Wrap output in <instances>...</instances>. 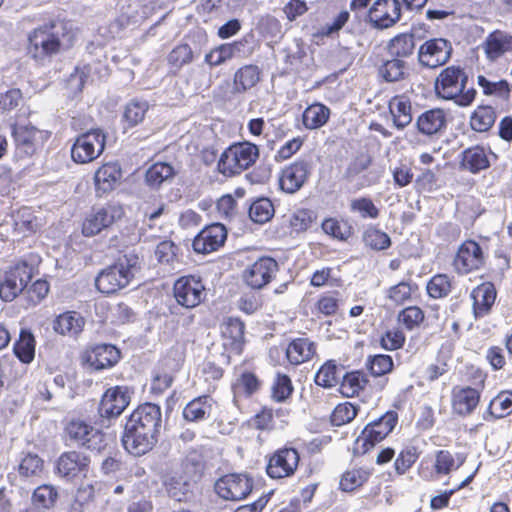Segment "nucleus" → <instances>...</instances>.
<instances>
[{
  "label": "nucleus",
  "instance_id": "nucleus-22",
  "mask_svg": "<svg viewBox=\"0 0 512 512\" xmlns=\"http://www.w3.org/2000/svg\"><path fill=\"white\" fill-rule=\"evenodd\" d=\"M227 239V229L221 223L205 226L193 239L192 247L198 254H209L222 247Z\"/></svg>",
  "mask_w": 512,
  "mask_h": 512
},
{
  "label": "nucleus",
  "instance_id": "nucleus-46",
  "mask_svg": "<svg viewBox=\"0 0 512 512\" xmlns=\"http://www.w3.org/2000/svg\"><path fill=\"white\" fill-rule=\"evenodd\" d=\"M377 72L380 78L389 83L404 81L409 76L407 62L393 57L382 61Z\"/></svg>",
  "mask_w": 512,
  "mask_h": 512
},
{
  "label": "nucleus",
  "instance_id": "nucleus-47",
  "mask_svg": "<svg viewBox=\"0 0 512 512\" xmlns=\"http://www.w3.org/2000/svg\"><path fill=\"white\" fill-rule=\"evenodd\" d=\"M294 385L291 377L283 372H277L270 385L269 393L272 402L277 404L287 403L294 394Z\"/></svg>",
  "mask_w": 512,
  "mask_h": 512
},
{
  "label": "nucleus",
  "instance_id": "nucleus-21",
  "mask_svg": "<svg viewBox=\"0 0 512 512\" xmlns=\"http://www.w3.org/2000/svg\"><path fill=\"white\" fill-rule=\"evenodd\" d=\"M91 459L88 455L76 451L63 452L57 459L56 473L67 480H73L80 476L85 477L89 471Z\"/></svg>",
  "mask_w": 512,
  "mask_h": 512
},
{
  "label": "nucleus",
  "instance_id": "nucleus-12",
  "mask_svg": "<svg viewBox=\"0 0 512 512\" xmlns=\"http://www.w3.org/2000/svg\"><path fill=\"white\" fill-rule=\"evenodd\" d=\"M299 464V451L286 444L266 456L265 472L272 480H284L296 474Z\"/></svg>",
  "mask_w": 512,
  "mask_h": 512
},
{
  "label": "nucleus",
  "instance_id": "nucleus-55",
  "mask_svg": "<svg viewBox=\"0 0 512 512\" xmlns=\"http://www.w3.org/2000/svg\"><path fill=\"white\" fill-rule=\"evenodd\" d=\"M360 406L356 403L344 401L337 404L332 410L329 421L334 427H341L351 423L358 415Z\"/></svg>",
  "mask_w": 512,
  "mask_h": 512
},
{
  "label": "nucleus",
  "instance_id": "nucleus-26",
  "mask_svg": "<svg viewBox=\"0 0 512 512\" xmlns=\"http://www.w3.org/2000/svg\"><path fill=\"white\" fill-rule=\"evenodd\" d=\"M481 391L471 386H455L451 390L452 412L460 417L471 415L478 407Z\"/></svg>",
  "mask_w": 512,
  "mask_h": 512
},
{
  "label": "nucleus",
  "instance_id": "nucleus-6",
  "mask_svg": "<svg viewBox=\"0 0 512 512\" xmlns=\"http://www.w3.org/2000/svg\"><path fill=\"white\" fill-rule=\"evenodd\" d=\"M62 425V440L68 446L97 452L107 446L106 434L96 428L89 419L73 416L64 419Z\"/></svg>",
  "mask_w": 512,
  "mask_h": 512
},
{
  "label": "nucleus",
  "instance_id": "nucleus-31",
  "mask_svg": "<svg viewBox=\"0 0 512 512\" xmlns=\"http://www.w3.org/2000/svg\"><path fill=\"white\" fill-rule=\"evenodd\" d=\"M122 168L116 161H109L99 166L93 177L97 194H106L113 191L122 178Z\"/></svg>",
  "mask_w": 512,
  "mask_h": 512
},
{
  "label": "nucleus",
  "instance_id": "nucleus-51",
  "mask_svg": "<svg viewBox=\"0 0 512 512\" xmlns=\"http://www.w3.org/2000/svg\"><path fill=\"white\" fill-rule=\"evenodd\" d=\"M340 308V293L338 291H327L321 293L315 301L312 313L318 318L330 317L338 313Z\"/></svg>",
  "mask_w": 512,
  "mask_h": 512
},
{
  "label": "nucleus",
  "instance_id": "nucleus-59",
  "mask_svg": "<svg viewBox=\"0 0 512 512\" xmlns=\"http://www.w3.org/2000/svg\"><path fill=\"white\" fill-rule=\"evenodd\" d=\"M456 461L454 455L449 450L441 449L435 452V460L433 464L434 472L439 476L450 474L453 470L458 469L464 462V458Z\"/></svg>",
  "mask_w": 512,
  "mask_h": 512
},
{
  "label": "nucleus",
  "instance_id": "nucleus-64",
  "mask_svg": "<svg viewBox=\"0 0 512 512\" xmlns=\"http://www.w3.org/2000/svg\"><path fill=\"white\" fill-rule=\"evenodd\" d=\"M194 59L193 51L189 44L181 43L176 45L167 56V63L170 68L179 71L182 67L190 64Z\"/></svg>",
  "mask_w": 512,
  "mask_h": 512
},
{
  "label": "nucleus",
  "instance_id": "nucleus-23",
  "mask_svg": "<svg viewBox=\"0 0 512 512\" xmlns=\"http://www.w3.org/2000/svg\"><path fill=\"white\" fill-rule=\"evenodd\" d=\"M490 156L496 158L489 146L476 144L464 149L459 155V167L471 174H479L491 167Z\"/></svg>",
  "mask_w": 512,
  "mask_h": 512
},
{
  "label": "nucleus",
  "instance_id": "nucleus-13",
  "mask_svg": "<svg viewBox=\"0 0 512 512\" xmlns=\"http://www.w3.org/2000/svg\"><path fill=\"white\" fill-rule=\"evenodd\" d=\"M486 258L484 249L477 241L466 239L458 246L452 267L457 275L466 276L482 270L486 265Z\"/></svg>",
  "mask_w": 512,
  "mask_h": 512
},
{
  "label": "nucleus",
  "instance_id": "nucleus-5",
  "mask_svg": "<svg viewBox=\"0 0 512 512\" xmlns=\"http://www.w3.org/2000/svg\"><path fill=\"white\" fill-rule=\"evenodd\" d=\"M468 75L460 66L444 68L435 79L434 89L437 97L452 100L457 105L467 107L476 99L474 88L466 89Z\"/></svg>",
  "mask_w": 512,
  "mask_h": 512
},
{
  "label": "nucleus",
  "instance_id": "nucleus-43",
  "mask_svg": "<svg viewBox=\"0 0 512 512\" xmlns=\"http://www.w3.org/2000/svg\"><path fill=\"white\" fill-rule=\"evenodd\" d=\"M317 212L311 208H298L288 217L290 234L299 235L309 231L317 222Z\"/></svg>",
  "mask_w": 512,
  "mask_h": 512
},
{
  "label": "nucleus",
  "instance_id": "nucleus-14",
  "mask_svg": "<svg viewBox=\"0 0 512 512\" xmlns=\"http://www.w3.org/2000/svg\"><path fill=\"white\" fill-rule=\"evenodd\" d=\"M254 481L248 474L228 473L218 478L214 491L225 501L237 502L247 498L253 491Z\"/></svg>",
  "mask_w": 512,
  "mask_h": 512
},
{
  "label": "nucleus",
  "instance_id": "nucleus-61",
  "mask_svg": "<svg viewBox=\"0 0 512 512\" xmlns=\"http://www.w3.org/2000/svg\"><path fill=\"white\" fill-rule=\"evenodd\" d=\"M44 469L43 459L36 453L27 452L23 454L18 464V474L23 478L39 476Z\"/></svg>",
  "mask_w": 512,
  "mask_h": 512
},
{
  "label": "nucleus",
  "instance_id": "nucleus-48",
  "mask_svg": "<svg viewBox=\"0 0 512 512\" xmlns=\"http://www.w3.org/2000/svg\"><path fill=\"white\" fill-rule=\"evenodd\" d=\"M149 110L146 100L132 99L123 108L121 123L124 130L132 129L141 124Z\"/></svg>",
  "mask_w": 512,
  "mask_h": 512
},
{
  "label": "nucleus",
  "instance_id": "nucleus-3",
  "mask_svg": "<svg viewBox=\"0 0 512 512\" xmlns=\"http://www.w3.org/2000/svg\"><path fill=\"white\" fill-rule=\"evenodd\" d=\"M399 413L389 409L380 416L369 421L355 438L352 445L354 456H365L377 445L389 438L399 426Z\"/></svg>",
  "mask_w": 512,
  "mask_h": 512
},
{
  "label": "nucleus",
  "instance_id": "nucleus-58",
  "mask_svg": "<svg viewBox=\"0 0 512 512\" xmlns=\"http://www.w3.org/2000/svg\"><path fill=\"white\" fill-rule=\"evenodd\" d=\"M314 382L317 386L324 389L335 387L339 383L336 361L332 359L325 361L317 370Z\"/></svg>",
  "mask_w": 512,
  "mask_h": 512
},
{
  "label": "nucleus",
  "instance_id": "nucleus-2",
  "mask_svg": "<svg viewBox=\"0 0 512 512\" xmlns=\"http://www.w3.org/2000/svg\"><path fill=\"white\" fill-rule=\"evenodd\" d=\"M161 422L159 405L150 402L138 405L126 419L121 435L123 448L136 457L152 451L158 443Z\"/></svg>",
  "mask_w": 512,
  "mask_h": 512
},
{
  "label": "nucleus",
  "instance_id": "nucleus-53",
  "mask_svg": "<svg viewBox=\"0 0 512 512\" xmlns=\"http://www.w3.org/2000/svg\"><path fill=\"white\" fill-rule=\"evenodd\" d=\"M425 320V312L417 305H410L399 310L396 316L397 324L406 331L418 329Z\"/></svg>",
  "mask_w": 512,
  "mask_h": 512
},
{
  "label": "nucleus",
  "instance_id": "nucleus-56",
  "mask_svg": "<svg viewBox=\"0 0 512 512\" xmlns=\"http://www.w3.org/2000/svg\"><path fill=\"white\" fill-rule=\"evenodd\" d=\"M417 289V285L411 281H400L386 290L385 297L395 306H401L412 299Z\"/></svg>",
  "mask_w": 512,
  "mask_h": 512
},
{
  "label": "nucleus",
  "instance_id": "nucleus-15",
  "mask_svg": "<svg viewBox=\"0 0 512 512\" xmlns=\"http://www.w3.org/2000/svg\"><path fill=\"white\" fill-rule=\"evenodd\" d=\"M402 18V4L399 0H376L367 12V21L377 30L395 26Z\"/></svg>",
  "mask_w": 512,
  "mask_h": 512
},
{
  "label": "nucleus",
  "instance_id": "nucleus-50",
  "mask_svg": "<svg viewBox=\"0 0 512 512\" xmlns=\"http://www.w3.org/2000/svg\"><path fill=\"white\" fill-rule=\"evenodd\" d=\"M455 288L454 277L447 273H436L426 283V293L431 299L447 298Z\"/></svg>",
  "mask_w": 512,
  "mask_h": 512
},
{
  "label": "nucleus",
  "instance_id": "nucleus-34",
  "mask_svg": "<svg viewBox=\"0 0 512 512\" xmlns=\"http://www.w3.org/2000/svg\"><path fill=\"white\" fill-rule=\"evenodd\" d=\"M216 406L217 401L211 395H200L185 405L182 415L187 422H203L211 417Z\"/></svg>",
  "mask_w": 512,
  "mask_h": 512
},
{
  "label": "nucleus",
  "instance_id": "nucleus-8",
  "mask_svg": "<svg viewBox=\"0 0 512 512\" xmlns=\"http://www.w3.org/2000/svg\"><path fill=\"white\" fill-rule=\"evenodd\" d=\"M121 205L107 202L104 205L93 206L84 217L81 224V233L85 237H94L111 228L124 217Z\"/></svg>",
  "mask_w": 512,
  "mask_h": 512
},
{
  "label": "nucleus",
  "instance_id": "nucleus-1",
  "mask_svg": "<svg viewBox=\"0 0 512 512\" xmlns=\"http://www.w3.org/2000/svg\"><path fill=\"white\" fill-rule=\"evenodd\" d=\"M76 39L77 28L73 22L57 15L29 31L26 51L35 62L43 63L73 48Z\"/></svg>",
  "mask_w": 512,
  "mask_h": 512
},
{
  "label": "nucleus",
  "instance_id": "nucleus-54",
  "mask_svg": "<svg viewBox=\"0 0 512 512\" xmlns=\"http://www.w3.org/2000/svg\"><path fill=\"white\" fill-rule=\"evenodd\" d=\"M321 229L324 234L338 241H347L353 235V227L348 221L336 217L324 218Z\"/></svg>",
  "mask_w": 512,
  "mask_h": 512
},
{
  "label": "nucleus",
  "instance_id": "nucleus-37",
  "mask_svg": "<svg viewBox=\"0 0 512 512\" xmlns=\"http://www.w3.org/2000/svg\"><path fill=\"white\" fill-rule=\"evenodd\" d=\"M388 109L396 128L404 129L412 122V104L406 94L393 96L388 101Z\"/></svg>",
  "mask_w": 512,
  "mask_h": 512
},
{
  "label": "nucleus",
  "instance_id": "nucleus-16",
  "mask_svg": "<svg viewBox=\"0 0 512 512\" xmlns=\"http://www.w3.org/2000/svg\"><path fill=\"white\" fill-rule=\"evenodd\" d=\"M278 270L279 265L274 258L261 256L243 270L242 279L250 288L260 290L275 278Z\"/></svg>",
  "mask_w": 512,
  "mask_h": 512
},
{
  "label": "nucleus",
  "instance_id": "nucleus-25",
  "mask_svg": "<svg viewBox=\"0 0 512 512\" xmlns=\"http://www.w3.org/2000/svg\"><path fill=\"white\" fill-rule=\"evenodd\" d=\"M263 386V381L254 369H240L231 383L233 402L237 404L257 394Z\"/></svg>",
  "mask_w": 512,
  "mask_h": 512
},
{
  "label": "nucleus",
  "instance_id": "nucleus-11",
  "mask_svg": "<svg viewBox=\"0 0 512 512\" xmlns=\"http://www.w3.org/2000/svg\"><path fill=\"white\" fill-rule=\"evenodd\" d=\"M107 135L100 128L90 129L76 137L71 149V159L76 164H88L105 150Z\"/></svg>",
  "mask_w": 512,
  "mask_h": 512
},
{
  "label": "nucleus",
  "instance_id": "nucleus-19",
  "mask_svg": "<svg viewBox=\"0 0 512 512\" xmlns=\"http://www.w3.org/2000/svg\"><path fill=\"white\" fill-rule=\"evenodd\" d=\"M81 359L95 371L114 367L121 359V351L113 344L100 343L88 346Z\"/></svg>",
  "mask_w": 512,
  "mask_h": 512
},
{
  "label": "nucleus",
  "instance_id": "nucleus-45",
  "mask_svg": "<svg viewBox=\"0 0 512 512\" xmlns=\"http://www.w3.org/2000/svg\"><path fill=\"white\" fill-rule=\"evenodd\" d=\"M36 339L28 328H22L13 344V353L23 364H30L35 358Z\"/></svg>",
  "mask_w": 512,
  "mask_h": 512
},
{
  "label": "nucleus",
  "instance_id": "nucleus-32",
  "mask_svg": "<svg viewBox=\"0 0 512 512\" xmlns=\"http://www.w3.org/2000/svg\"><path fill=\"white\" fill-rule=\"evenodd\" d=\"M108 487L101 481L87 484L77 490L76 498L71 504L70 512H90L91 504L102 501Z\"/></svg>",
  "mask_w": 512,
  "mask_h": 512
},
{
  "label": "nucleus",
  "instance_id": "nucleus-52",
  "mask_svg": "<svg viewBox=\"0 0 512 512\" xmlns=\"http://www.w3.org/2000/svg\"><path fill=\"white\" fill-rule=\"evenodd\" d=\"M330 118V109L322 103H313L302 113V123L306 129L314 130L324 126Z\"/></svg>",
  "mask_w": 512,
  "mask_h": 512
},
{
  "label": "nucleus",
  "instance_id": "nucleus-36",
  "mask_svg": "<svg viewBox=\"0 0 512 512\" xmlns=\"http://www.w3.org/2000/svg\"><path fill=\"white\" fill-rule=\"evenodd\" d=\"M483 49L488 60L496 61L506 53H512V35L502 30H494L486 37Z\"/></svg>",
  "mask_w": 512,
  "mask_h": 512
},
{
  "label": "nucleus",
  "instance_id": "nucleus-38",
  "mask_svg": "<svg viewBox=\"0 0 512 512\" xmlns=\"http://www.w3.org/2000/svg\"><path fill=\"white\" fill-rule=\"evenodd\" d=\"M85 319L76 311H66L53 321V329L62 336L77 337L84 329Z\"/></svg>",
  "mask_w": 512,
  "mask_h": 512
},
{
  "label": "nucleus",
  "instance_id": "nucleus-29",
  "mask_svg": "<svg viewBox=\"0 0 512 512\" xmlns=\"http://www.w3.org/2000/svg\"><path fill=\"white\" fill-rule=\"evenodd\" d=\"M447 113L442 108H431L422 112L416 119L417 131L424 136L443 134L447 128Z\"/></svg>",
  "mask_w": 512,
  "mask_h": 512
},
{
  "label": "nucleus",
  "instance_id": "nucleus-42",
  "mask_svg": "<svg viewBox=\"0 0 512 512\" xmlns=\"http://www.w3.org/2000/svg\"><path fill=\"white\" fill-rule=\"evenodd\" d=\"M14 232L22 238L35 234L40 228V222L35 213L28 207H21L13 214Z\"/></svg>",
  "mask_w": 512,
  "mask_h": 512
},
{
  "label": "nucleus",
  "instance_id": "nucleus-28",
  "mask_svg": "<svg viewBox=\"0 0 512 512\" xmlns=\"http://www.w3.org/2000/svg\"><path fill=\"white\" fill-rule=\"evenodd\" d=\"M472 313L475 319H481L489 315L495 304L497 291L492 282H483L472 289Z\"/></svg>",
  "mask_w": 512,
  "mask_h": 512
},
{
  "label": "nucleus",
  "instance_id": "nucleus-9",
  "mask_svg": "<svg viewBox=\"0 0 512 512\" xmlns=\"http://www.w3.org/2000/svg\"><path fill=\"white\" fill-rule=\"evenodd\" d=\"M10 128L16 151L25 157H31L42 150L52 136L51 131L39 129L32 123H13Z\"/></svg>",
  "mask_w": 512,
  "mask_h": 512
},
{
  "label": "nucleus",
  "instance_id": "nucleus-35",
  "mask_svg": "<svg viewBox=\"0 0 512 512\" xmlns=\"http://www.w3.org/2000/svg\"><path fill=\"white\" fill-rule=\"evenodd\" d=\"M262 71L256 64H245L239 67L233 75L231 93L242 95L255 88L261 81Z\"/></svg>",
  "mask_w": 512,
  "mask_h": 512
},
{
  "label": "nucleus",
  "instance_id": "nucleus-18",
  "mask_svg": "<svg viewBox=\"0 0 512 512\" xmlns=\"http://www.w3.org/2000/svg\"><path fill=\"white\" fill-rule=\"evenodd\" d=\"M452 54L451 43L444 38H432L422 43L418 50V62L422 67L435 69L445 65Z\"/></svg>",
  "mask_w": 512,
  "mask_h": 512
},
{
  "label": "nucleus",
  "instance_id": "nucleus-30",
  "mask_svg": "<svg viewBox=\"0 0 512 512\" xmlns=\"http://www.w3.org/2000/svg\"><path fill=\"white\" fill-rule=\"evenodd\" d=\"M374 474V468L354 465L346 469L339 479L338 489L344 493H354L364 488Z\"/></svg>",
  "mask_w": 512,
  "mask_h": 512
},
{
  "label": "nucleus",
  "instance_id": "nucleus-62",
  "mask_svg": "<svg viewBox=\"0 0 512 512\" xmlns=\"http://www.w3.org/2000/svg\"><path fill=\"white\" fill-rule=\"evenodd\" d=\"M238 44V42L234 41L214 47L205 55V62L211 67L221 65L234 57L235 52L238 50Z\"/></svg>",
  "mask_w": 512,
  "mask_h": 512
},
{
  "label": "nucleus",
  "instance_id": "nucleus-4",
  "mask_svg": "<svg viewBox=\"0 0 512 512\" xmlns=\"http://www.w3.org/2000/svg\"><path fill=\"white\" fill-rule=\"evenodd\" d=\"M139 268V256L134 252L124 253L99 272L95 278V286L103 294H115L131 283Z\"/></svg>",
  "mask_w": 512,
  "mask_h": 512
},
{
  "label": "nucleus",
  "instance_id": "nucleus-7",
  "mask_svg": "<svg viewBox=\"0 0 512 512\" xmlns=\"http://www.w3.org/2000/svg\"><path fill=\"white\" fill-rule=\"evenodd\" d=\"M259 156L256 144L249 141L234 142L220 154L216 170L225 178H233L254 166Z\"/></svg>",
  "mask_w": 512,
  "mask_h": 512
},
{
  "label": "nucleus",
  "instance_id": "nucleus-27",
  "mask_svg": "<svg viewBox=\"0 0 512 512\" xmlns=\"http://www.w3.org/2000/svg\"><path fill=\"white\" fill-rule=\"evenodd\" d=\"M245 323L238 317H229L221 328L223 347L233 355H241L245 345Z\"/></svg>",
  "mask_w": 512,
  "mask_h": 512
},
{
  "label": "nucleus",
  "instance_id": "nucleus-24",
  "mask_svg": "<svg viewBox=\"0 0 512 512\" xmlns=\"http://www.w3.org/2000/svg\"><path fill=\"white\" fill-rule=\"evenodd\" d=\"M317 343L309 337H295L289 340L285 348V363L298 367L317 356Z\"/></svg>",
  "mask_w": 512,
  "mask_h": 512
},
{
  "label": "nucleus",
  "instance_id": "nucleus-63",
  "mask_svg": "<svg viewBox=\"0 0 512 512\" xmlns=\"http://www.w3.org/2000/svg\"><path fill=\"white\" fill-rule=\"evenodd\" d=\"M419 458L418 450L415 446L408 445L403 447L394 460V471L397 475L402 476L409 472Z\"/></svg>",
  "mask_w": 512,
  "mask_h": 512
},
{
  "label": "nucleus",
  "instance_id": "nucleus-33",
  "mask_svg": "<svg viewBox=\"0 0 512 512\" xmlns=\"http://www.w3.org/2000/svg\"><path fill=\"white\" fill-rule=\"evenodd\" d=\"M162 485L167 495L179 502L187 500L191 493V479L184 469L166 474L162 479Z\"/></svg>",
  "mask_w": 512,
  "mask_h": 512
},
{
  "label": "nucleus",
  "instance_id": "nucleus-40",
  "mask_svg": "<svg viewBox=\"0 0 512 512\" xmlns=\"http://www.w3.org/2000/svg\"><path fill=\"white\" fill-rule=\"evenodd\" d=\"M512 414V391L503 390L494 396L485 412L483 419L487 422L505 418Z\"/></svg>",
  "mask_w": 512,
  "mask_h": 512
},
{
  "label": "nucleus",
  "instance_id": "nucleus-17",
  "mask_svg": "<svg viewBox=\"0 0 512 512\" xmlns=\"http://www.w3.org/2000/svg\"><path fill=\"white\" fill-rule=\"evenodd\" d=\"M310 175V163L304 159H297L280 170L278 175L279 188L286 194H294L304 186Z\"/></svg>",
  "mask_w": 512,
  "mask_h": 512
},
{
  "label": "nucleus",
  "instance_id": "nucleus-60",
  "mask_svg": "<svg viewBox=\"0 0 512 512\" xmlns=\"http://www.w3.org/2000/svg\"><path fill=\"white\" fill-rule=\"evenodd\" d=\"M365 367L371 376L382 377L393 371L394 361L387 354L370 355L366 360Z\"/></svg>",
  "mask_w": 512,
  "mask_h": 512
},
{
  "label": "nucleus",
  "instance_id": "nucleus-20",
  "mask_svg": "<svg viewBox=\"0 0 512 512\" xmlns=\"http://www.w3.org/2000/svg\"><path fill=\"white\" fill-rule=\"evenodd\" d=\"M130 400L129 387L122 385L110 387L105 390L100 399L98 413L103 418H117L128 407Z\"/></svg>",
  "mask_w": 512,
  "mask_h": 512
},
{
  "label": "nucleus",
  "instance_id": "nucleus-41",
  "mask_svg": "<svg viewBox=\"0 0 512 512\" xmlns=\"http://www.w3.org/2000/svg\"><path fill=\"white\" fill-rule=\"evenodd\" d=\"M285 414L283 408L274 409L272 406L263 405L260 409L247 421L250 428L260 432H271L276 428L275 417Z\"/></svg>",
  "mask_w": 512,
  "mask_h": 512
},
{
  "label": "nucleus",
  "instance_id": "nucleus-10",
  "mask_svg": "<svg viewBox=\"0 0 512 512\" xmlns=\"http://www.w3.org/2000/svg\"><path fill=\"white\" fill-rule=\"evenodd\" d=\"M172 296L179 306L192 310L206 300V286L199 275H182L173 283Z\"/></svg>",
  "mask_w": 512,
  "mask_h": 512
},
{
  "label": "nucleus",
  "instance_id": "nucleus-39",
  "mask_svg": "<svg viewBox=\"0 0 512 512\" xmlns=\"http://www.w3.org/2000/svg\"><path fill=\"white\" fill-rule=\"evenodd\" d=\"M368 384V375L363 370L348 371L339 383V392L345 398L358 397L365 391Z\"/></svg>",
  "mask_w": 512,
  "mask_h": 512
},
{
  "label": "nucleus",
  "instance_id": "nucleus-44",
  "mask_svg": "<svg viewBox=\"0 0 512 512\" xmlns=\"http://www.w3.org/2000/svg\"><path fill=\"white\" fill-rule=\"evenodd\" d=\"M496 119L497 113L493 106L480 104L472 111L469 126L477 133H486L494 126Z\"/></svg>",
  "mask_w": 512,
  "mask_h": 512
},
{
  "label": "nucleus",
  "instance_id": "nucleus-49",
  "mask_svg": "<svg viewBox=\"0 0 512 512\" xmlns=\"http://www.w3.org/2000/svg\"><path fill=\"white\" fill-rule=\"evenodd\" d=\"M414 50V35L410 32H402L395 35L386 45L388 55L396 59L405 60L413 55Z\"/></svg>",
  "mask_w": 512,
  "mask_h": 512
},
{
  "label": "nucleus",
  "instance_id": "nucleus-57",
  "mask_svg": "<svg viewBox=\"0 0 512 512\" xmlns=\"http://www.w3.org/2000/svg\"><path fill=\"white\" fill-rule=\"evenodd\" d=\"M275 213L272 201L267 197H260L254 200L249 207V217L257 224L269 222Z\"/></svg>",
  "mask_w": 512,
  "mask_h": 512
}]
</instances>
